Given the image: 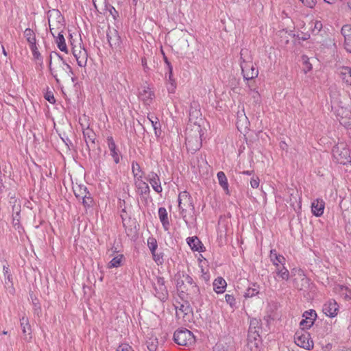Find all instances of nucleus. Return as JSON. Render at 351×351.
Listing matches in <instances>:
<instances>
[{
    "instance_id": "26",
    "label": "nucleus",
    "mask_w": 351,
    "mask_h": 351,
    "mask_svg": "<svg viewBox=\"0 0 351 351\" xmlns=\"http://www.w3.org/2000/svg\"><path fill=\"white\" fill-rule=\"evenodd\" d=\"M227 283L222 277H217L213 282V289L217 293H222L225 291Z\"/></svg>"
},
{
    "instance_id": "58",
    "label": "nucleus",
    "mask_w": 351,
    "mask_h": 351,
    "mask_svg": "<svg viewBox=\"0 0 351 351\" xmlns=\"http://www.w3.org/2000/svg\"><path fill=\"white\" fill-rule=\"evenodd\" d=\"M202 272H204L203 269ZM202 277L206 282H208L210 280V275L207 273H203Z\"/></svg>"
},
{
    "instance_id": "40",
    "label": "nucleus",
    "mask_w": 351,
    "mask_h": 351,
    "mask_svg": "<svg viewBox=\"0 0 351 351\" xmlns=\"http://www.w3.org/2000/svg\"><path fill=\"white\" fill-rule=\"evenodd\" d=\"M132 171L134 177V180L138 179L141 173V168L137 162L133 161L132 163Z\"/></svg>"
},
{
    "instance_id": "2",
    "label": "nucleus",
    "mask_w": 351,
    "mask_h": 351,
    "mask_svg": "<svg viewBox=\"0 0 351 351\" xmlns=\"http://www.w3.org/2000/svg\"><path fill=\"white\" fill-rule=\"evenodd\" d=\"M178 207L180 210V214L185 223H188L186 218V212L189 210L194 214L195 213V205L193 201V198L187 191H182L178 195Z\"/></svg>"
},
{
    "instance_id": "31",
    "label": "nucleus",
    "mask_w": 351,
    "mask_h": 351,
    "mask_svg": "<svg viewBox=\"0 0 351 351\" xmlns=\"http://www.w3.org/2000/svg\"><path fill=\"white\" fill-rule=\"evenodd\" d=\"M217 176L219 185L223 188V189L226 192V193H228L229 186L226 174L223 171H219L217 174Z\"/></svg>"
},
{
    "instance_id": "39",
    "label": "nucleus",
    "mask_w": 351,
    "mask_h": 351,
    "mask_svg": "<svg viewBox=\"0 0 351 351\" xmlns=\"http://www.w3.org/2000/svg\"><path fill=\"white\" fill-rule=\"evenodd\" d=\"M147 246L151 252V254L155 253L158 247L156 239L154 237H149L147 239Z\"/></svg>"
},
{
    "instance_id": "52",
    "label": "nucleus",
    "mask_w": 351,
    "mask_h": 351,
    "mask_svg": "<svg viewBox=\"0 0 351 351\" xmlns=\"http://www.w3.org/2000/svg\"><path fill=\"white\" fill-rule=\"evenodd\" d=\"M3 274H4V276H5V278L8 281H10L11 279H12V275L10 274L9 267L5 266V265H3Z\"/></svg>"
},
{
    "instance_id": "51",
    "label": "nucleus",
    "mask_w": 351,
    "mask_h": 351,
    "mask_svg": "<svg viewBox=\"0 0 351 351\" xmlns=\"http://www.w3.org/2000/svg\"><path fill=\"white\" fill-rule=\"evenodd\" d=\"M259 178L258 177H253L250 180V185L252 188L256 189L258 188L259 186Z\"/></svg>"
},
{
    "instance_id": "33",
    "label": "nucleus",
    "mask_w": 351,
    "mask_h": 351,
    "mask_svg": "<svg viewBox=\"0 0 351 351\" xmlns=\"http://www.w3.org/2000/svg\"><path fill=\"white\" fill-rule=\"evenodd\" d=\"M148 119L149 120V121L152 123V125L154 130L156 136H160V135L161 134V130H160L161 125L159 122L158 117H154V116L148 117Z\"/></svg>"
},
{
    "instance_id": "24",
    "label": "nucleus",
    "mask_w": 351,
    "mask_h": 351,
    "mask_svg": "<svg viewBox=\"0 0 351 351\" xmlns=\"http://www.w3.org/2000/svg\"><path fill=\"white\" fill-rule=\"evenodd\" d=\"M139 98L145 103L149 104L154 97V92L149 87H143L139 92Z\"/></svg>"
},
{
    "instance_id": "4",
    "label": "nucleus",
    "mask_w": 351,
    "mask_h": 351,
    "mask_svg": "<svg viewBox=\"0 0 351 351\" xmlns=\"http://www.w3.org/2000/svg\"><path fill=\"white\" fill-rule=\"evenodd\" d=\"M247 49H242L240 52L241 55V68L243 78L250 80L256 78L258 75V69L252 64L251 62H247L243 56L247 54Z\"/></svg>"
},
{
    "instance_id": "29",
    "label": "nucleus",
    "mask_w": 351,
    "mask_h": 351,
    "mask_svg": "<svg viewBox=\"0 0 351 351\" xmlns=\"http://www.w3.org/2000/svg\"><path fill=\"white\" fill-rule=\"evenodd\" d=\"M275 273L276 275L280 278L283 280H288L290 277L289 270L285 267V265H278V266H275Z\"/></svg>"
},
{
    "instance_id": "45",
    "label": "nucleus",
    "mask_w": 351,
    "mask_h": 351,
    "mask_svg": "<svg viewBox=\"0 0 351 351\" xmlns=\"http://www.w3.org/2000/svg\"><path fill=\"white\" fill-rule=\"evenodd\" d=\"M153 256L154 261L158 264V265H162L164 262L163 259V254L160 253L157 254L156 252L154 254H152Z\"/></svg>"
},
{
    "instance_id": "16",
    "label": "nucleus",
    "mask_w": 351,
    "mask_h": 351,
    "mask_svg": "<svg viewBox=\"0 0 351 351\" xmlns=\"http://www.w3.org/2000/svg\"><path fill=\"white\" fill-rule=\"evenodd\" d=\"M145 179L150 183L152 189L158 193L162 191L160 178L158 174L154 171H151L148 173Z\"/></svg>"
},
{
    "instance_id": "6",
    "label": "nucleus",
    "mask_w": 351,
    "mask_h": 351,
    "mask_svg": "<svg viewBox=\"0 0 351 351\" xmlns=\"http://www.w3.org/2000/svg\"><path fill=\"white\" fill-rule=\"evenodd\" d=\"M174 341L180 346H191L195 343L193 334L186 328L178 329L173 334Z\"/></svg>"
},
{
    "instance_id": "37",
    "label": "nucleus",
    "mask_w": 351,
    "mask_h": 351,
    "mask_svg": "<svg viewBox=\"0 0 351 351\" xmlns=\"http://www.w3.org/2000/svg\"><path fill=\"white\" fill-rule=\"evenodd\" d=\"M259 293V286L256 284H254L252 287H249L245 293V298H252L256 295H258Z\"/></svg>"
},
{
    "instance_id": "9",
    "label": "nucleus",
    "mask_w": 351,
    "mask_h": 351,
    "mask_svg": "<svg viewBox=\"0 0 351 351\" xmlns=\"http://www.w3.org/2000/svg\"><path fill=\"white\" fill-rule=\"evenodd\" d=\"M55 60L59 64H61L63 66H66V68L69 70V72L71 73L72 75L73 74V69L71 67V66L64 60V58L57 52L52 51L49 54V71L53 75V77L55 78L57 82H59V80L58 78V75L56 73H55V71L51 68V62L52 60Z\"/></svg>"
},
{
    "instance_id": "62",
    "label": "nucleus",
    "mask_w": 351,
    "mask_h": 351,
    "mask_svg": "<svg viewBox=\"0 0 351 351\" xmlns=\"http://www.w3.org/2000/svg\"><path fill=\"white\" fill-rule=\"evenodd\" d=\"M2 51H3V53L6 56H7V52L4 48L3 46H2Z\"/></svg>"
},
{
    "instance_id": "46",
    "label": "nucleus",
    "mask_w": 351,
    "mask_h": 351,
    "mask_svg": "<svg viewBox=\"0 0 351 351\" xmlns=\"http://www.w3.org/2000/svg\"><path fill=\"white\" fill-rule=\"evenodd\" d=\"M225 300H226V302L230 304V306L233 308L236 305V300L234 298V297L232 295H230V294H226L225 295Z\"/></svg>"
},
{
    "instance_id": "17",
    "label": "nucleus",
    "mask_w": 351,
    "mask_h": 351,
    "mask_svg": "<svg viewBox=\"0 0 351 351\" xmlns=\"http://www.w3.org/2000/svg\"><path fill=\"white\" fill-rule=\"evenodd\" d=\"M20 322L22 332L24 335V340L27 342H30L32 339V336L31 326L29 324L28 318L26 317H23L20 319Z\"/></svg>"
},
{
    "instance_id": "30",
    "label": "nucleus",
    "mask_w": 351,
    "mask_h": 351,
    "mask_svg": "<svg viewBox=\"0 0 351 351\" xmlns=\"http://www.w3.org/2000/svg\"><path fill=\"white\" fill-rule=\"evenodd\" d=\"M191 313L192 309L190 307L189 302L187 301L180 304V306L176 307V315L178 317H180V314H183V317H184V315H187Z\"/></svg>"
},
{
    "instance_id": "50",
    "label": "nucleus",
    "mask_w": 351,
    "mask_h": 351,
    "mask_svg": "<svg viewBox=\"0 0 351 351\" xmlns=\"http://www.w3.org/2000/svg\"><path fill=\"white\" fill-rule=\"evenodd\" d=\"M117 351H134V350L129 344L122 343L119 346Z\"/></svg>"
},
{
    "instance_id": "64",
    "label": "nucleus",
    "mask_w": 351,
    "mask_h": 351,
    "mask_svg": "<svg viewBox=\"0 0 351 351\" xmlns=\"http://www.w3.org/2000/svg\"><path fill=\"white\" fill-rule=\"evenodd\" d=\"M339 351H351V350L350 349H343Z\"/></svg>"
},
{
    "instance_id": "20",
    "label": "nucleus",
    "mask_w": 351,
    "mask_h": 351,
    "mask_svg": "<svg viewBox=\"0 0 351 351\" xmlns=\"http://www.w3.org/2000/svg\"><path fill=\"white\" fill-rule=\"evenodd\" d=\"M186 241L193 251L199 252L204 251V246L197 237H188Z\"/></svg>"
},
{
    "instance_id": "38",
    "label": "nucleus",
    "mask_w": 351,
    "mask_h": 351,
    "mask_svg": "<svg viewBox=\"0 0 351 351\" xmlns=\"http://www.w3.org/2000/svg\"><path fill=\"white\" fill-rule=\"evenodd\" d=\"M75 197L80 199L82 197H85V195H89V192L87 191L86 186H79L77 189L74 190Z\"/></svg>"
},
{
    "instance_id": "55",
    "label": "nucleus",
    "mask_w": 351,
    "mask_h": 351,
    "mask_svg": "<svg viewBox=\"0 0 351 351\" xmlns=\"http://www.w3.org/2000/svg\"><path fill=\"white\" fill-rule=\"evenodd\" d=\"M303 60H304V63L306 65L305 73H306L307 71H309L312 69V65L309 63L308 59H306V60L304 59V56L303 57Z\"/></svg>"
},
{
    "instance_id": "12",
    "label": "nucleus",
    "mask_w": 351,
    "mask_h": 351,
    "mask_svg": "<svg viewBox=\"0 0 351 351\" xmlns=\"http://www.w3.org/2000/svg\"><path fill=\"white\" fill-rule=\"evenodd\" d=\"M304 319L300 322L301 329H309L314 324L317 317V313L315 310L311 309L303 313Z\"/></svg>"
},
{
    "instance_id": "13",
    "label": "nucleus",
    "mask_w": 351,
    "mask_h": 351,
    "mask_svg": "<svg viewBox=\"0 0 351 351\" xmlns=\"http://www.w3.org/2000/svg\"><path fill=\"white\" fill-rule=\"evenodd\" d=\"M262 339L260 334L247 335V348L250 351H260Z\"/></svg>"
},
{
    "instance_id": "43",
    "label": "nucleus",
    "mask_w": 351,
    "mask_h": 351,
    "mask_svg": "<svg viewBox=\"0 0 351 351\" xmlns=\"http://www.w3.org/2000/svg\"><path fill=\"white\" fill-rule=\"evenodd\" d=\"M340 291L346 300H349L351 299V290L350 289L345 286H341Z\"/></svg>"
},
{
    "instance_id": "34",
    "label": "nucleus",
    "mask_w": 351,
    "mask_h": 351,
    "mask_svg": "<svg viewBox=\"0 0 351 351\" xmlns=\"http://www.w3.org/2000/svg\"><path fill=\"white\" fill-rule=\"evenodd\" d=\"M24 36L29 46L36 44V34L30 28H27L25 30Z\"/></svg>"
},
{
    "instance_id": "28",
    "label": "nucleus",
    "mask_w": 351,
    "mask_h": 351,
    "mask_svg": "<svg viewBox=\"0 0 351 351\" xmlns=\"http://www.w3.org/2000/svg\"><path fill=\"white\" fill-rule=\"evenodd\" d=\"M340 76L342 80L348 85L351 86V68L349 66H343L339 71Z\"/></svg>"
},
{
    "instance_id": "11",
    "label": "nucleus",
    "mask_w": 351,
    "mask_h": 351,
    "mask_svg": "<svg viewBox=\"0 0 351 351\" xmlns=\"http://www.w3.org/2000/svg\"><path fill=\"white\" fill-rule=\"evenodd\" d=\"M339 123L345 126H351V110L348 107L339 106L336 110Z\"/></svg>"
},
{
    "instance_id": "14",
    "label": "nucleus",
    "mask_w": 351,
    "mask_h": 351,
    "mask_svg": "<svg viewBox=\"0 0 351 351\" xmlns=\"http://www.w3.org/2000/svg\"><path fill=\"white\" fill-rule=\"evenodd\" d=\"M134 185L136 188L137 193L143 198H146L147 195H149L150 189L149 185L143 180V176H139L138 179L134 181Z\"/></svg>"
},
{
    "instance_id": "54",
    "label": "nucleus",
    "mask_w": 351,
    "mask_h": 351,
    "mask_svg": "<svg viewBox=\"0 0 351 351\" xmlns=\"http://www.w3.org/2000/svg\"><path fill=\"white\" fill-rule=\"evenodd\" d=\"M350 40H344V47L347 51L351 53V38H349Z\"/></svg>"
},
{
    "instance_id": "15",
    "label": "nucleus",
    "mask_w": 351,
    "mask_h": 351,
    "mask_svg": "<svg viewBox=\"0 0 351 351\" xmlns=\"http://www.w3.org/2000/svg\"><path fill=\"white\" fill-rule=\"evenodd\" d=\"M322 311L328 317H335L337 315L339 305L335 300H330L324 304Z\"/></svg>"
},
{
    "instance_id": "21",
    "label": "nucleus",
    "mask_w": 351,
    "mask_h": 351,
    "mask_svg": "<svg viewBox=\"0 0 351 351\" xmlns=\"http://www.w3.org/2000/svg\"><path fill=\"white\" fill-rule=\"evenodd\" d=\"M325 203L322 199H317L312 202L311 210L314 215L320 217L324 213Z\"/></svg>"
},
{
    "instance_id": "27",
    "label": "nucleus",
    "mask_w": 351,
    "mask_h": 351,
    "mask_svg": "<svg viewBox=\"0 0 351 351\" xmlns=\"http://www.w3.org/2000/svg\"><path fill=\"white\" fill-rule=\"evenodd\" d=\"M262 328V324L260 319L256 318H253L250 320L248 334L247 335H253L254 333H258Z\"/></svg>"
},
{
    "instance_id": "19",
    "label": "nucleus",
    "mask_w": 351,
    "mask_h": 351,
    "mask_svg": "<svg viewBox=\"0 0 351 351\" xmlns=\"http://www.w3.org/2000/svg\"><path fill=\"white\" fill-rule=\"evenodd\" d=\"M83 136L86 143L88 152L91 148H94L95 145L96 134L94 131L90 128H86L83 130Z\"/></svg>"
},
{
    "instance_id": "56",
    "label": "nucleus",
    "mask_w": 351,
    "mask_h": 351,
    "mask_svg": "<svg viewBox=\"0 0 351 351\" xmlns=\"http://www.w3.org/2000/svg\"><path fill=\"white\" fill-rule=\"evenodd\" d=\"M162 53H163V59L167 65V69H173V66H172L171 62L169 61L167 57L165 55V53L163 52H162Z\"/></svg>"
},
{
    "instance_id": "53",
    "label": "nucleus",
    "mask_w": 351,
    "mask_h": 351,
    "mask_svg": "<svg viewBox=\"0 0 351 351\" xmlns=\"http://www.w3.org/2000/svg\"><path fill=\"white\" fill-rule=\"evenodd\" d=\"M322 27H323L322 23L321 21H316L314 23L313 32L317 30V32H319L322 29Z\"/></svg>"
},
{
    "instance_id": "23",
    "label": "nucleus",
    "mask_w": 351,
    "mask_h": 351,
    "mask_svg": "<svg viewBox=\"0 0 351 351\" xmlns=\"http://www.w3.org/2000/svg\"><path fill=\"white\" fill-rule=\"evenodd\" d=\"M269 258L274 266L278 267V265H285V258L283 256L278 254L276 250H271Z\"/></svg>"
},
{
    "instance_id": "22",
    "label": "nucleus",
    "mask_w": 351,
    "mask_h": 351,
    "mask_svg": "<svg viewBox=\"0 0 351 351\" xmlns=\"http://www.w3.org/2000/svg\"><path fill=\"white\" fill-rule=\"evenodd\" d=\"M108 147L110 151V155L114 159L116 164L119 162V151L117 149L116 144L112 136H108L107 138Z\"/></svg>"
},
{
    "instance_id": "61",
    "label": "nucleus",
    "mask_w": 351,
    "mask_h": 351,
    "mask_svg": "<svg viewBox=\"0 0 351 351\" xmlns=\"http://www.w3.org/2000/svg\"><path fill=\"white\" fill-rule=\"evenodd\" d=\"M252 171H244L243 172V174H246V175H248V176H250L252 174Z\"/></svg>"
},
{
    "instance_id": "35",
    "label": "nucleus",
    "mask_w": 351,
    "mask_h": 351,
    "mask_svg": "<svg viewBox=\"0 0 351 351\" xmlns=\"http://www.w3.org/2000/svg\"><path fill=\"white\" fill-rule=\"evenodd\" d=\"M146 345L149 351H156L158 346V341L156 337L151 336L146 341Z\"/></svg>"
},
{
    "instance_id": "5",
    "label": "nucleus",
    "mask_w": 351,
    "mask_h": 351,
    "mask_svg": "<svg viewBox=\"0 0 351 351\" xmlns=\"http://www.w3.org/2000/svg\"><path fill=\"white\" fill-rule=\"evenodd\" d=\"M332 156L339 164L351 163V152L343 143L339 144L332 148Z\"/></svg>"
},
{
    "instance_id": "10",
    "label": "nucleus",
    "mask_w": 351,
    "mask_h": 351,
    "mask_svg": "<svg viewBox=\"0 0 351 351\" xmlns=\"http://www.w3.org/2000/svg\"><path fill=\"white\" fill-rule=\"evenodd\" d=\"M108 42L112 49H120L121 39L118 32L114 28H108L106 32Z\"/></svg>"
},
{
    "instance_id": "47",
    "label": "nucleus",
    "mask_w": 351,
    "mask_h": 351,
    "mask_svg": "<svg viewBox=\"0 0 351 351\" xmlns=\"http://www.w3.org/2000/svg\"><path fill=\"white\" fill-rule=\"evenodd\" d=\"M29 48L32 52L33 56L35 59L40 60L41 59V55L39 53L36 44L29 46Z\"/></svg>"
},
{
    "instance_id": "59",
    "label": "nucleus",
    "mask_w": 351,
    "mask_h": 351,
    "mask_svg": "<svg viewBox=\"0 0 351 351\" xmlns=\"http://www.w3.org/2000/svg\"><path fill=\"white\" fill-rule=\"evenodd\" d=\"M60 67L62 69V70L65 71L66 73H67L69 75L71 74L69 72V70L66 68V66H63L62 64H60Z\"/></svg>"
},
{
    "instance_id": "25",
    "label": "nucleus",
    "mask_w": 351,
    "mask_h": 351,
    "mask_svg": "<svg viewBox=\"0 0 351 351\" xmlns=\"http://www.w3.org/2000/svg\"><path fill=\"white\" fill-rule=\"evenodd\" d=\"M158 217L160 222L165 230H168L169 228V221L168 219V213L167 210L164 207H160L158 208Z\"/></svg>"
},
{
    "instance_id": "36",
    "label": "nucleus",
    "mask_w": 351,
    "mask_h": 351,
    "mask_svg": "<svg viewBox=\"0 0 351 351\" xmlns=\"http://www.w3.org/2000/svg\"><path fill=\"white\" fill-rule=\"evenodd\" d=\"M123 259V254H118L117 256L114 257L108 263V268L113 267H119L121 266L122 261Z\"/></svg>"
},
{
    "instance_id": "7",
    "label": "nucleus",
    "mask_w": 351,
    "mask_h": 351,
    "mask_svg": "<svg viewBox=\"0 0 351 351\" xmlns=\"http://www.w3.org/2000/svg\"><path fill=\"white\" fill-rule=\"evenodd\" d=\"M152 286L154 289V294L157 298L162 302H165L168 299L169 293L163 277L157 276L156 282H153Z\"/></svg>"
},
{
    "instance_id": "41",
    "label": "nucleus",
    "mask_w": 351,
    "mask_h": 351,
    "mask_svg": "<svg viewBox=\"0 0 351 351\" xmlns=\"http://www.w3.org/2000/svg\"><path fill=\"white\" fill-rule=\"evenodd\" d=\"M341 32L344 37V40H350L349 38H351V25H344L341 27Z\"/></svg>"
},
{
    "instance_id": "48",
    "label": "nucleus",
    "mask_w": 351,
    "mask_h": 351,
    "mask_svg": "<svg viewBox=\"0 0 351 351\" xmlns=\"http://www.w3.org/2000/svg\"><path fill=\"white\" fill-rule=\"evenodd\" d=\"M213 351H232L229 348L222 343H217L214 348Z\"/></svg>"
},
{
    "instance_id": "57",
    "label": "nucleus",
    "mask_w": 351,
    "mask_h": 351,
    "mask_svg": "<svg viewBox=\"0 0 351 351\" xmlns=\"http://www.w3.org/2000/svg\"><path fill=\"white\" fill-rule=\"evenodd\" d=\"M106 9L108 10L111 14H113V12H117L115 8L111 5H108L106 3Z\"/></svg>"
},
{
    "instance_id": "32",
    "label": "nucleus",
    "mask_w": 351,
    "mask_h": 351,
    "mask_svg": "<svg viewBox=\"0 0 351 351\" xmlns=\"http://www.w3.org/2000/svg\"><path fill=\"white\" fill-rule=\"evenodd\" d=\"M56 38V43L57 44V46L58 49L64 52L67 53V47L65 43L64 37L62 34V32H60L58 34V36Z\"/></svg>"
},
{
    "instance_id": "1",
    "label": "nucleus",
    "mask_w": 351,
    "mask_h": 351,
    "mask_svg": "<svg viewBox=\"0 0 351 351\" xmlns=\"http://www.w3.org/2000/svg\"><path fill=\"white\" fill-rule=\"evenodd\" d=\"M176 289L180 298L186 296L195 308L202 306L204 304L202 294L193 278L184 272L176 274Z\"/></svg>"
},
{
    "instance_id": "18",
    "label": "nucleus",
    "mask_w": 351,
    "mask_h": 351,
    "mask_svg": "<svg viewBox=\"0 0 351 351\" xmlns=\"http://www.w3.org/2000/svg\"><path fill=\"white\" fill-rule=\"evenodd\" d=\"M73 54L76 59L78 66L81 67L86 66L88 60V54L84 49H76L73 47Z\"/></svg>"
},
{
    "instance_id": "3",
    "label": "nucleus",
    "mask_w": 351,
    "mask_h": 351,
    "mask_svg": "<svg viewBox=\"0 0 351 351\" xmlns=\"http://www.w3.org/2000/svg\"><path fill=\"white\" fill-rule=\"evenodd\" d=\"M202 130L198 126L195 130L186 132L185 143L189 151L196 152L202 147Z\"/></svg>"
},
{
    "instance_id": "60",
    "label": "nucleus",
    "mask_w": 351,
    "mask_h": 351,
    "mask_svg": "<svg viewBox=\"0 0 351 351\" xmlns=\"http://www.w3.org/2000/svg\"><path fill=\"white\" fill-rule=\"evenodd\" d=\"M49 23H50V19H49ZM49 28H50V32H51V34L55 38L56 36H55V35L53 34V28H51V24H49Z\"/></svg>"
},
{
    "instance_id": "63",
    "label": "nucleus",
    "mask_w": 351,
    "mask_h": 351,
    "mask_svg": "<svg viewBox=\"0 0 351 351\" xmlns=\"http://www.w3.org/2000/svg\"><path fill=\"white\" fill-rule=\"evenodd\" d=\"M325 2L332 4L333 3V0H324Z\"/></svg>"
},
{
    "instance_id": "8",
    "label": "nucleus",
    "mask_w": 351,
    "mask_h": 351,
    "mask_svg": "<svg viewBox=\"0 0 351 351\" xmlns=\"http://www.w3.org/2000/svg\"><path fill=\"white\" fill-rule=\"evenodd\" d=\"M294 341L298 346L305 349L309 350L313 347V341L306 330H298L294 335Z\"/></svg>"
},
{
    "instance_id": "49",
    "label": "nucleus",
    "mask_w": 351,
    "mask_h": 351,
    "mask_svg": "<svg viewBox=\"0 0 351 351\" xmlns=\"http://www.w3.org/2000/svg\"><path fill=\"white\" fill-rule=\"evenodd\" d=\"M45 98L51 104L56 103V99L54 97L53 93L51 91L47 92L45 95Z\"/></svg>"
},
{
    "instance_id": "44",
    "label": "nucleus",
    "mask_w": 351,
    "mask_h": 351,
    "mask_svg": "<svg viewBox=\"0 0 351 351\" xmlns=\"http://www.w3.org/2000/svg\"><path fill=\"white\" fill-rule=\"evenodd\" d=\"M82 204L85 208L90 207L93 205V198L90 197V194L85 195V197H82Z\"/></svg>"
},
{
    "instance_id": "42",
    "label": "nucleus",
    "mask_w": 351,
    "mask_h": 351,
    "mask_svg": "<svg viewBox=\"0 0 351 351\" xmlns=\"http://www.w3.org/2000/svg\"><path fill=\"white\" fill-rule=\"evenodd\" d=\"M168 71V80L171 83V88H168L169 93H173L176 88L175 80L173 79V69H167Z\"/></svg>"
}]
</instances>
